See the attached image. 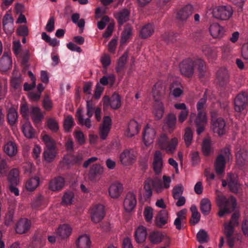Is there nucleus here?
<instances>
[{
  "mask_svg": "<svg viewBox=\"0 0 248 248\" xmlns=\"http://www.w3.org/2000/svg\"><path fill=\"white\" fill-rule=\"evenodd\" d=\"M179 69L182 75L187 78L193 76L195 69L197 70L201 78L206 77L208 75L205 62L201 59H186L180 63Z\"/></svg>",
  "mask_w": 248,
  "mask_h": 248,
  "instance_id": "1",
  "label": "nucleus"
},
{
  "mask_svg": "<svg viewBox=\"0 0 248 248\" xmlns=\"http://www.w3.org/2000/svg\"><path fill=\"white\" fill-rule=\"evenodd\" d=\"M171 179L170 177L164 175L163 181L157 177L148 178L144 182V189L145 196L150 199L153 194V189L157 193L162 192L164 189H168L170 186Z\"/></svg>",
  "mask_w": 248,
  "mask_h": 248,
  "instance_id": "2",
  "label": "nucleus"
},
{
  "mask_svg": "<svg viewBox=\"0 0 248 248\" xmlns=\"http://www.w3.org/2000/svg\"><path fill=\"white\" fill-rule=\"evenodd\" d=\"M216 201L219 208L218 216L220 217L233 211L237 205L236 200L233 196L227 198L223 195H217Z\"/></svg>",
  "mask_w": 248,
  "mask_h": 248,
  "instance_id": "3",
  "label": "nucleus"
},
{
  "mask_svg": "<svg viewBox=\"0 0 248 248\" xmlns=\"http://www.w3.org/2000/svg\"><path fill=\"white\" fill-rule=\"evenodd\" d=\"M153 95L155 99L153 112L157 120H160L163 117L164 107L162 102L159 100L164 93V89L160 84L156 83L152 89Z\"/></svg>",
  "mask_w": 248,
  "mask_h": 248,
  "instance_id": "4",
  "label": "nucleus"
},
{
  "mask_svg": "<svg viewBox=\"0 0 248 248\" xmlns=\"http://www.w3.org/2000/svg\"><path fill=\"white\" fill-rule=\"evenodd\" d=\"M43 140L46 145L43 154L44 159L47 163L52 162L57 154L55 141L48 135L43 137Z\"/></svg>",
  "mask_w": 248,
  "mask_h": 248,
  "instance_id": "5",
  "label": "nucleus"
},
{
  "mask_svg": "<svg viewBox=\"0 0 248 248\" xmlns=\"http://www.w3.org/2000/svg\"><path fill=\"white\" fill-rule=\"evenodd\" d=\"M158 144L161 150L165 151L168 154H172L178 145V140L176 138H173L170 140L166 134H163L158 139Z\"/></svg>",
  "mask_w": 248,
  "mask_h": 248,
  "instance_id": "6",
  "label": "nucleus"
},
{
  "mask_svg": "<svg viewBox=\"0 0 248 248\" xmlns=\"http://www.w3.org/2000/svg\"><path fill=\"white\" fill-rule=\"evenodd\" d=\"M232 15V8L229 5L217 6L213 10V16L222 20H228Z\"/></svg>",
  "mask_w": 248,
  "mask_h": 248,
  "instance_id": "7",
  "label": "nucleus"
},
{
  "mask_svg": "<svg viewBox=\"0 0 248 248\" xmlns=\"http://www.w3.org/2000/svg\"><path fill=\"white\" fill-rule=\"evenodd\" d=\"M46 233L42 230H39L35 232L32 237L30 244L31 248H42L46 242Z\"/></svg>",
  "mask_w": 248,
  "mask_h": 248,
  "instance_id": "8",
  "label": "nucleus"
},
{
  "mask_svg": "<svg viewBox=\"0 0 248 248\" xmlns=\"http://www.w3.org/2000/svg\"><path fill=\"white\" fill-rule=\"evenodd\" d=\"M236 164L242 169L246 168L248 163V156L247 151L244 148H237L235 153Z\"/></svg>",
  "mask_w": 248,
  "mask_h": 248,
  "instance_id": "9",
  "label": "nucleus"
},
{
  "mask_svg": "<svg viewBox=\"0 0 248 248\" xmlns=\"http://www.w3.org/2000/svg\"><path fill=\"white\" fill-rule=\"evenodd\" d=\"M234 109L238 112H242L247 107L248 95L245 92L239 93L234 100Z\"/></svg>",
  "mask_w": 248,
  "mask_h": 248,
  "instance_id": "10",
  "label": "nucleus"
},
{
  "mask_svg": "<svg viewBox=\"0 0 248 248\" xmlns=\"http://www.w3.org/2000/svg\"><path fill=\"white\" fill-rule=\"evenodd\" d=\"M112 121L108 116H105L102 124L99 127V136L101 140H105L108 136L111 126Z\"/></svg>",
  "mask_w": 248,
  "mask_h": 248,
  "instance_id": "11",
  "label": "nucleus"
},
{
  "mask_svg": "<svg viewBox=\"0 0 248 248\" xmlns=\"http://www.w3.org/2000/svg\"><path fill=\"white\" fill-rule=\"evenodd\" d=\"M105 216L104 207L99 204L94 206L91 210V219L95 223L101 221Z\"/></svg>",
  "mask_w": 248,
  "mask_h": 248,
  "instance_id": "12",
  "label": "nucleus"
},
{
  "mask_svg": "<svg viewBox=\"0 0 248 248\" xmlns=\"http://www.w3.org/2000/svg\"><path fill=\"white\" fill-rule=\"evenodd\" d=\"M137 204L136 195L131 192L127 193L124 201V207L127 212H131Z\"/></svg>",
  "mask_w": 248,
  "mask_h": 248,
  "instance_id": "13",
  "label": "nucleus"
},
{
  "mask_svg": "<svg viewBox=\"0 0 248 248\" xmlns=\"http://www.w3.org/2000/svg\"><path fill=\"white\" fill-rule=\"evenodd\" d=\"M136 156L133 150H125L120 156V161L124 165L127 166L133 163Z\"/></svg>",
  "mask_w": 248,
  "mask_h": 248,
  "instance_id": "14",
  "label": "nucleus"
},
{
  "mask_svg": "<svg viewBox=\"0 0 248 248\" xmlns=\"http://www.w3.org/2000/svg\"><path fill=\"white\" fill-rule=\"evenodd\" d=\"M130 10L124 8L114 14L119 26H122L124 23L129 20Z\"/></svg>",
  "mask_w": 248,
  "mask_h": 248,
  "instance_id": "15",
  "label": "nucleus"
},
{
  "mask_svg": "<svg viewBox=\"0 0 248 248\" xmlns=\"http://www.w3.org/2000/svg\"><path fill=\"white\" fill-rule=\"evenodd\" d=\"M124 187L122 184L118 182H115L109 186V195L111 198L117 199L121 196Z\"/></svg>",
  "mask_w": 248,
  "mask_h": 248,
  "instance_id": "16",
  "label": "nucleus"
},
{
  "mask_svg": "<svg viewBox=\"0 0 248 248\" xmlns=\"http://www.w3.org/2000/svg\"><path fill=\"white\" fill-rule=\"evenodd\" d=\"M193 11V6L187 4L181 8L177 13L176 17L180 21H186L192 15Z\"/></svg>",
  "mask_w": 248,
  "mask_h": 248,
  "instance_id": "17",
  "label": "nucleus"
},
{
  "mask_svg": "<svg viewBox=\"0 0 248 248\" xmlns=\"http://www.w3.org/2000/svg\"><path fill=\"white\" fill-rule=\"evenodd\" d=\"M230 76L227 70L225 68H220L217 74V79L218 84L224 87L229 82Z\"/></svg>",
  "mask_w": 248,
  "mask_h": 248,
  "instance_id": "18",
  "label": "nucleus"
},
{
  "mask_svg": "<svg viewBox=\"0 0 248 248\" xmlns=\"http://www.w3.org/2000/svg\"><path fill=\"white\" fill-rule=\"evenodd\" d=\"M30 113L34 124L37 126L44 118L40 108L38 107L31 106L30 108Z\"/></svg>",
  "mask_w": 248,
  "mask_h": 248,
  "instance_id": "19",
  "label": "nucleus"
},
{
  "mask_svg": "<svg viewBox=\"0 0 248 248\" xmlns=\"http://www.w3.org/2000/svg\"><path fill=\"white\" fill-rule=\"evenodd\" d=\"M207 101V96L205 93L204 94L203 97L201 98L197 104V109L198 111L197 118V121L199 122L200 119H202L204 121V118L206 117L205 113L204 111L206 107V103Z\"/></svg>",
  "mask_w": 248,
  "mask_h": 248,
  "instance_id": "20",
  "label": "nucleus"
},
{
  "mask_svg": "<svg viewBox=\"0 0 248 248\" xmlns=\"http://www.w3.org/2000/svg\"><path fill=\"white\" fill-rule=\"evenodd\" d=\"M31 225L30 221L27 218H21L16 223L15 230L19 234H23L28 232Z\"/></svg>",
  "mask_w": 248,
  "mask_h": 248,
  "instance_id": "21",
  "label": "nucleus"
},
{
  "mask_svg": "<svg viewBox=\"0 0 248 248\" xmlns=\"http://www.w3.org/2000/svg\"><path fill=\"white\" fill-rule=\"evenodd\" d=\"M226 160L222 154H220L217 157L214 168L217 174L221 175L224 173Z\"/></svg>",
  "mask_w": 248,
  "mask_h": 248,
  "instance_id": "22",
  "label": "nucleus"
},
{
  "mask_svg": "<svg viewBox=\"0 0 248 248\" xmlns=\"http://www.w3.org/2000/svg\"><path fill=\"white\" fill-rule=\"evenodd\" d=\"M103 168L99 164H95L90 168L89 178L92 181H95L98 177L103 174Z\"/></svg>",
  "mask_w": 248,
  "mask_h": 248,
  "instance_id": "23",
  "label": "nucleus"
},
{
  "mask_svg": "<svg viewBox=\"0 0 248 248\" xmlns=\"http://www.w3.org/2000/svg\"><path fill=\"white\" fill-rule=\"evenodd\" d=\"M140 129L139 124L135 120L132 119L130 121L124 134L128 137H132L139 133Z\"/></svg>",
  "mask_w": 248,
  "mask_h": 248,
  "instance_id": "24",
  "label": "nucleus"
},
{
  "mask_svg": "<svg viewBox=\"0 0 248 248\" xmlns=\"http://www.w3.org/2000/svg\"><path fill=\"white\" fill-rule=\"evenodd\" d=\"M155 135V132L154 128H150L148 125L144 128L143 132V140L146 146L149 145L152 142Z\"/></svg>",
  "mask_w": 248,
  "mask_h": 248,
  "instance_id": "25",
  "label": "nucleus"
},
{
  "mask_svg": "<svg viewBox=\"0 0 248 248\" xmlns=\"http://www.w3.org/2000/svg\"><path fill=\"white\" fill-rule=\"evenodd\" d=\"M162 167V153L160 151H156L154 157L153 168L156 174H159L161 172Z\"/></svg>",
  "mask_w": 248,
  "mask_h": 248,
  "instance_id": "26",
  "label": "nucleus"
},
{
  "mask_svg": "<svg viewBox=\"0 0 248 248\" xmlns=\"http://www.w3.org/2000/svg\"><path fill=\"white\" fill-rule=\"evenodd\" d=\"M228 186L230 190L235 193L238 192L239 184L238 182V177L235 174H229L228 178Z\"/></svg>",
  "mask_w": 248,
  "mask_h": 248,
  "instance_id": "27",
  "label": "nucleus"
},
{
  "mask_svg": "<svg viewBox=\"0 0 248 248\" xmlns=\"http://www.w3.org/2000/svg\"><path fill=\"white\" fill-rule=\"evenodd\" d=\"M64 182V178L61 176L55 178L50 182L49 188L53 191L60 190L63 187Z\"/></svg>",
  "mask_w": 248,
  "mask_h": 248,
  "instance_id": "28",
  "label": "nucleus"
},
{
  "mask_svg": "<svg viewBox=\"0 0 248 248\" xmlns=\"http://www.w3.org/2000/svg\"><path fill=\"white\" fill-rule=\"evenodd\" d=\"M214 131L219 135H222L225 133L226 123L222 118H217L213 123Z\"/></svg>",
  "mask_w": 248,
  "mask_h": 248,
  "instance_id": "29",
  "label": "nucleus"
},
{
  "mask_svg": "<svg viewBox=\"0 0 248 248\" xmlns=\"http://www.w3.org/2000/svg\"><path fill=\"white\" fill-rule=\"evenodd\" d=\"M170 93L174 97H178L183 93L182 85L178 81L172 82L170 86Z\"/></svg>",
  "mask_w": 248,
  "mask_h": 248,
  "instance_id": "30",
  "label": "nucleus"
},
{
  "mask_svg": "<svg viewBox=\"0 0 248 248\" xmlns=\"http://www.w3.org/2000/svg\"><path fill=\"white\" fill-rule=\"evenodd\" d=\"M168 215L166 210L160 211L155 217V222L156 225L158 227H162L168 221Z\"/></svg>",
  "mask_w": 248,
  "mask_h": 248,
  "instance_id": "31",
  "label": "nucleus"
},
{
  "mask_svg": "<svg viewBox=\"0 0 248 248\" xmlns=\"http://www.w3.org/2000/svg\"><path fill=\"white\" fill-rule=\"evenodd\" d=\"M209 31L213 37L215 38H221L224 34L223 28L217 23L211 25Z\"/></svg>",
  "mask_w": 248,
  "mask_h": 248,
  "instance_id": "32",
  "label": "nucleus"
},
{
  "mask_svg": "<svg viewBox=\"0 0 248 248\" xmlns=\"http://www.w3.org/2000/svg\"><path fill=\"white\" fill-rule=\"evenodd\" d=\"M146 228L143 226L139 227L135 232V238L138 243H142L145 241L147 236Z\"/></svg>",
  "mask_w": 248,
  "mask_h": 248,
  "instance_id": "33",
  "label": "nucleus"
},
{
  "mask_svg": "<svg viewBox=\"0 0 248 248\" xmlns=\"http://www.w3.org/2000/svg\"><path fill=\"white\" fill-rule=\"evenodd\" d=\"M72 232V229L67 224H62L60 226L57 231V235L61 239H65L69 237Z\"/></svg>",
  "mask_w": 248,
  "mask_h": 248,
  "instance_id": "34",
  "label": "nucleus"
},
{
  "mask_svg": "<svg viewBox=\"0 0 248 248\" xmlns=\"http://www.w3.org/2000/svg\"><path fill=\"white\" fill-rule=\"evenodd\" d=\"M176 120V116L175 114L172 113L168 114L164 127L168 128L170 132L173 131L175 128Z\"/></svg>",
  "mask_w": 248,
  "mask_h": 248,
  "instance_id": "35",
  "label": "nucleus"
},
{
  "mask_svg": "<svg viewBox=\"0 0 248 248\" xmlns=\"http://www.w3.org/2000/svg\"><path fill=\"white\" fill-rule=\"evenodd\" d=\"M22 130L26 138L32 139L34 137L35 131L30 122H27L23 125Z\"/></svg>",
  "mask_w": 248,
  "mask_h": 248,
  "instance_id": "36",
  "label": "nucleus"
},
{
  "mask_svg": "<svg viewBox=\"0 0 248 248\" xmlns=\"http://www.w3.org/2000/svg\"><path fill=\"white\" fill-rule=\"evenodd\" d=\"M90 239L86 234L80 236L76 242L78 248H90L91 246Z\"/></svg>",
  "mask_w": 248,
  "mask_h": 248,
  "instance_id": "37",
  "label": "nucleus"
},
{
  "mask_svg": "<svg viewBox=\"0 0 248 248\" xmlns=\"http://www.w3.org/2000/svg\"><path fill=\"white\" fill-rule=\"evenodd\" d=\"M154 32V28L152 24L148 23L144 25L141 29L140 35L142 38H147L152 35Z\"/></svg>",
  "mask_w": 248,
  "mask_h": 248,
  "instance_id": "38",
  "label": "nucleus"
},
{
  "mask_svg": "<svg viewBox=\"0 0 248 248\" xmlns=\"http://www.w3.org/2000/svg\"><path fill=\"white\" fill-rule=\"evenodd\" d=\"M76 116L77 117L78 123L79 124L82 125H85L87 128H90L91 127L90 118L84 120L83 116L82 114L81 109L78 108L76 112Z\"/></svg>",
  "mask_w": 248,
  "mask_h": 248,
  "instance_id": "39",
  "label": "nucleus"
},
{
  "mask_svg": "<svg viewBox=\"0 0 248 248\" xmlns=\"http://www.w3.org/2000/svg\"><path fill=\"white\" fill-rule=\"evenodd\" d=\"M202 49L203 53L209 61H213L215 60L217 56V52L215 49L211 48L208 45L203 46Z\"/></svg>",
  "mask_w": 248,
  "mask_h": 248,
  "instance_id": "40",
  "label": "nucleus"
},
{
  "mask_svg": "<svg viewBox=\"0 0 248 248\" xmlns=\"http://www.w3.org/2000/svg\"><path fill=\"white\" fill-rule=\"evenodd\" d=\"M211 203L208 199L204 198L200 202V210L204 215H208L211 211Z\"/></svg>",
  "mask_w": 248,
  "mask_h": 248,
  "instance_id": "41",
  "label": "nucleus"
},
{
  "mask_svg": "<svg viewBox=\"0 0 248 248\" xmlns=\"http://www.w3.org/2000/svg\"><path fill=\"white\" fill-rule=\"evenodd\" d=\"M4 150L9 156H14L17 153L16 144L12 141H9L4 145Z\"/></svg>",
  "mask_w": 248,
  "mask_h": 248,
  "instance_id": "42",
  "label": "nucleus"
},
{
  "mask_svg": "<svg viewBox=\"0 0 248 248\" xmlns=\"http://www.w3.org/2000/svg\"><path fill=\"white\" fill-rule=\"evenodd\" d=\"M39 184V178L35 176L30 178L26 182V187L28 191H32Z\"/></svg>",
  "mask_w": 248,
  "mask_h": 248,
  "instance_id": "43",
  "label": "nucleus"
},
{
  "mask_svg": "<svg viewBox=\"0 0 248 248\" xmlns=\"http://www.w3.org/2000/svg\"><path fill=\"white\" fill-rule=\"evenodd\" d=\"M164 237V235L158 231L151 232L149 236V239L151 243L154 244H157L160 243Z\"/></svg>",
  "mask_w": 248,
  "mask_h": 248,
  "instance_id": "44",
  "label": "nucleus"
},
{
  "mask_svg": "<svg viewBox=\"0 0 248 248\" xmlns=\"http://www.w3.org/2000/svg\"><path fill=\"white\" fill-rule=\"evenodd\" d=\"M12 59L6 52H4L1 58L0 65L4 70L9 69L12 67Z\"/></svg>",
  "mask_w": 248,
  "mask_h": 248,
  "instance_id": "45",
  "label": "nucleus"
},
{
  "mask_svg": "<svg viewBox=\"0 0 248 248\" xmlns=\"http://www.w3.org/2000/svg\"><path fill=\"white\" fill-rule=\"evenodd\" d=\"M18 115L16 109L13 108H10L8 112L7 119L10 124L13 125L17 122Z\"/></svg>",
  "mask_w": 248,
  "mask_h": 248,
  "instance_id": "46",
  "label": "nucleus"
},
{
  "mask_svg": "<svg viewBox=\"0 0 248 248\" xmlns=\"http://www.w3.org/2000/svg\"><path fill=\"white\" fill-rule=\"evenodd\" d=\"M18 177L19 172L16 169H13L11 170L8 176V180L10 185H16L19 180Z\"/></svg>",
  "mask_w": 248,
  "mask_h": 248,
  "instance_id": "47",
  "label": "nucleus"
},
{
  "mask_svg": "<svg viewBox=\"0 0 248 248\" xmlns=\"http://www.w3.org/2000/svg\"><path fill=\"white\" fill-rule=\"evenodd\" d=\"M8 23H11L12 25L13 24V19L10 14H6L4 16L2 20L3 29L6 32L10 33L12 32L13 29L11 28V29L9 30L8 27L7 29V26Z\"/></svg>",
  "mask_w": 248,
  "mask_h": 248,
  "instance_id": "48",
  "label": "nucleus"
},
{
  "mask_svg": "<svg viewBox=\"0 0 248 248\" xmlns=\"http://www.w3.org/2000/svg\"><path fill=\"white\" fill-rule=\"evenodd\" d=\"M83 157L81 154L78 155H71L66 159V163L68 164H79L82 160Z\"/></svg>",
  "mask_w": 248,
  "mask_h": 248,
  "instance_id": "49",
  "label": "nucleus"
},
{
  "mask_svg": "<svg viewBox=\"0 0 248 248\" xmlns=\"http://www.w3.org/2000/svg\"><path fill=\"white\" fill-rule=\"evenodd\" d=\"M132 28L130 24H127L124 26V30L122 33L121 41L125 42L130 38L132 34Z\"/></svg>",
  "mask_w": 248,
  "mask_h": 248,
  "instance_id": "50",
  "label": "nucleus"
},
{
  "mask_svg": "<svg viewBox=\"0 0 248 248\" xmlns=\"http://www.w3.org/2000/svg\"><path fill=\"white\" fill-rule=\"evenodd\" d=\"M121 106V97L120 95L114 93L111 96L110 108L114 109H117Z\"/></svg>",
  "mask_w": 248,
  "mask_h": 248,
  "instance_id": "51",
  "label": "nucleus"
},
{
  "mask_svg": "<svg viewBox=\"0 0 248 248\" xmlns=\"http://www.w3.org/2000/svg\"><path fill=\"white\" fill-rule=\"evenodd\" d=\"M74 121L72 116L68 115L65 117L63 122V127L66 132H70L74 125Z\"/></svg>",
  "mask_w": 248,
  "mask_h": 248,
  "instance_id": "52",
  "label": "nucleus"
},
{
  "mask_svg": "<svg viewBox=\"0 0 248 248\" xmlns=\"http://www.w3.org/2000/svg\"><path fill=\"white\" fill-rule=\"evenodd\" d=\"M177 35V33L173 32H165L162 35V38L166 43L169 44L176 41Z\"/></svg>",
  "mask_w": 248,
  "mask_h": 248,
  "instance_id": "53",
  "label": "nucleus"
},
{
  "mask_svg": "<svg viewBox=\"0 0 248 248\" xmlns=\"http://www.w3.org/2000/svg\"><path fill=\"white\" fill-rule=\"evenodd\" d=\"M184 191V187L181 184L175 186L172 191V196L174 199H177L181 196Z\"/></svg>",
  "mask_w": 248,
  "mask_h": 248,
  "instance_id": "54",
  "label": "nucleus"
},
{
  "mask_svg": "<svg viewBox=\"0 0 248 248\" xmlns=\"http://www.w3.org/2000/svg\"><path fill=\"white\" fill-rule=\"evenodd\" d=\"M184 138L186 146L188 147L190 145L193 139V133L190 128L187 127L186 129Z\"/></svg>",
  "mask_w": 248,
  "mask_h": 248,
  "instance_id": "55",
  "label": "nucleus"
},
{
  "mask_svg": "<svg viewBox=\"0 0 248 248\" xmlns=\"http://www.w3.org/2000/svg\"><path fill=\"white\" fill-rule=\"evenodd\" d=\"M202 151L204 155L208 156L211 152V143L208 139H204L202 144Z\"/></svg>",
  "mask_w": 248,
  "mask_h": 248,
  "instance_id": "56",
  "label": "nucleus"
},
{
  "mask_svg": "<svg viewBox=\"0 0 248 248\" xmlns=\"http://www.w3.org/2000/svg\"><path fill=\"white\" fill-rule=\"evenodd\" d=\"M206 123V118H204V121L200 119V121H197V118L195 120V123L197 127V133L198 135H200L204 130V125Z\"/></svg>",
  "mask_w": 248,
  "mask_h": 248,
  "instance_id": "57",
  "label": "nucleus"
},
{
  "mask_svg": "<svg viewBox=\"0 0 248 248\" xmlns=\"http://www.w3.org/2000/svg\"><path fill=\"white\" fill-rule=\"evenodd\" d=\"M240 217V214L239 212H234L232 215L231 218L227 224L233 226L234 227H237L239 225L238 219Z\"/></svg>",
  "mask_w": 248,
  "mask_h": 248,
  "instance_id": "58",
  "label": "nucleus"
},
{
  "mask_svg": "<svg viewBox=\"0 0 248 248\" xmlns=\"http://www.w3.org/2000/svg\"><path fill=\"white\" fill-rule=\"evenodd\" d=\"M74 198V194L72 192H66L62 198V203L65 204H70L72 203Z\"/></svg>",
  "mask_w": 248,
  "mask_h": 248,
  "instance_id": "59",
  "label": "nucleus"
},
{
  "mask_svg": "<svg viewBox=\"0 0 248 248\" xmlns=\"http://www.w3.org/2000/svg\"><path fill=\"white\" fill-rule=\"evenodd\" d=\"M197 238L200 243H204L207 241V234L203 230H201L197 234Z\"/></svg>",
  "mask_w": 248,
  "mask_h": 248,
  "instance_id": "60",
  "label": "nucleus"
},
{
  "mask_svg": "<svg viewBox=\"0 0 248 248\" xmlns=\"http://www.w3.org/2000/svg\"><path fill=\"white\" fill-rule=\"evenodd\" d=\"M47 126L53 132H56L59 129L58 124L52 118H49L47 121Z\"/></svg>",
  "mask_w": 248,
  "mask_h": 248,
  "instance_id": "61",
  "label": "nucleus"
},
{
  "mask_svg": "<svg viewBox=\"0 0 248 248\" xmlns=\"http://www.w3.org/2000/svg\"><path fill=\"white\" fill-rule=\"evenodd\" d=\"M234 231V227L231 226L227 223H225L224 224V230L223 232L226 235V237H228L231 235H232Z\"/></svg>",
  "mask_w": 248,
  "mask_h": 248,
  "instance_id": "62",
  "label": "nucleus"
},
{
  "mask_svg": "<svg viewBox=\"0 0 248 248\" xmlns=\"http://www.w3.org/2000/svg\"><path fill=\"white\" fill-rule=\"evenodd\" d=\"M126 60L127 58L124 55H123L119 58L118 65L116 68V71L117 72H120L124 68Z\"/></svg>",
  "mask_w": 248,
  "mask_h": 248,
  "instance_id": "63",
  "label": "nucleus"
},
{
  "mask_svg": "<svg viewBox=\"0 0 248 248\" xmlns=\"http://www.w3.org/2000/svg\"><path fill=\"white\" fill-rule=\"evenodd\" d=\"M75 137L79 145H82L85 143V136L81 131H76L75 132Z\"/></svg>",
  "mask_w": 248,
  "mask_h": 248,
  "instance_id": "64",
  "label": "nucleus"
}]
</instances>
